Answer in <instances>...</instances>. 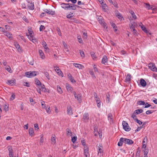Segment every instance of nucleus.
I'll use <instances>...</instances> for the list:
<instances>
[{
    "instance_id": "nucleus-1",
    "label": "nucleus",
    "mask_w": 157,
    "mask_h": 157,
    "mask_svg": "<svg viewBox=\"0 0 157 157\" xmlns=\"http://www.w3.org/2000/svg\"><path fill=\"white\" fill-rule=\"evenodd\" d=\"M29 34L27 33L26 35L28 36V39L33 43H35L37 41V40L34 36V33L31 29L28 30Z\"/></svg>"
},
{
    "instance_id": "nucleus-2",
    "label": "nucleus",
    "mask_w": 157,
    "mask_h": 157,
    "mask_svg": "<svg viewBox=\"0 0 157 157\" xmlns=\"http://www.w3.org/2000/svg\"><path fill=\"white\" fill-rule=\"evenodd\" d=\"M97 19L99 23L101 24L104 28H106L107 29V27H106V23L104 21L103 17L101 16H98Z\"/></svg>"
},
{
    "instance_id": "nucleus-3",
    "label": "nucleus",
    "mask_w": 157,
    "mask_h": 157,
    "mask_svg": "<svg viewBox=\"0 0 157 157\" xmlns=\"http://www.w3.org/2000/svg\"><path fill=\"white\" fill-rule=\"evenodd\" d=\"M137 26V24L135 22H133L132 23H131L129 25V27L131 31L133 32V34L135 35L136 34V31L135 29V27Z\"/></svg>"
},
{
    "instance_id": "nucleus-4",
    "label": "nucleus",
    "mask_w": 157,
    "mask_h": 157,
    "mask_svg": "<svg viewBox=\"0 0 157 157\" xmlns=\"http://www.w3.org/2000/svg\"><path fill=\"white\" fill-rule=\"evenodd\" d=\"M37 74V72L36 71H29L26 72L25 73V75L28 78H32L35 76Z\"/></svg>"
},
{
    "instance_id": "nucleus-5",
    "label": "nucleus",
    "mask_w": 157,
    "mask_h": 157,
    "mask_svg": "<svg viewBox=\"0 0 157 157\" xmlns=\"http://www.w3.org/2000/svg\"><path fill=\"white\" fill-rule=\"evenodd\" d=\"M123 128L126 131H129L131 128L129 126L128 124L125 121H123L122 123Z\"/></svg>"
},
{
    "instance_id": "nucleus-6",
    "label": "nucleus",
    "mask_w": 157,
    "mask_h": 157,
    "mask_svg": "<svg viewBox=\"0 0 157 157\" xmlns=\"http://www.w3.org/2000/svg\"><path fill=\"white\" fill-rule=\"evenodd\" d=\"M82 119L84 122H88L89 120V117L88 113H85L84 114Z\"/></svg>"
},
{
    "instance_id": "nucleus-7",
    "label": "nucleus",
    "mask_w": 157,
    "mask_h": 157,
    "mask_svg": "<svg viewBox=\"0 0 157 157\" xmlns=\"http://www.w3.org/2000/svg\"><path fill=\"white\" fill-rule=\"evenodd\" d=\"M73 94L75 98H77L78 100L80 102L82 101L81 94L79 93L77 94L75 91L74 92Z\"/></svg>"
},
{
    "instance_id": "nucleus-8",
    "label": "nucleus",
    "mask_w": 157,
    "mask_h": 157,
    "mask_svg": "<svg viewBox=\"0 0 157 157\" xmlns=\"http://www.w3.org/2000/svg\"><path fill=\"white\" fill-rule=\"evenodd\" d=\"M61 7L64 10H69V6H70V3H62L60 4Z\"/></svg>"
},
{
    "instance_id": "nucleus-9",
    "label": "nucleus",
    "mask_w": 157,
    "mask_h": 157,
    "mask_svg": "<svg viewBox=\"0 0 157 157\" xmlns=\"http://www.w3.org/2000/svg\"><path fill=\"white\" fill-rule=\"evenodd\" d=\"M148 67L151 70L154 71H157V69L155 65L152 63L148 64Z\"/></svg>"
},
{
    "instance_id": "nucleus-10",
    "label": "nucleus",
    "mask_w": 157,
    "mask_h": 157,
    "mask_svg": "<svg viewBox=\"0 0 157 157\" xmlns=\"http://www.w3.org/2000/svg\"><path fill=\"white\" fill-rule=\"evenodd\" d=\"M115 15L120 20H122L123 17L121 13L118 12L117 10L115 11Z\"/></svg>"
},
{
    "instance_id": "nucleus-11",
    "label": "nucleus",
    "mask_w": 157,
    "mask_h": 157,
    "mask_svg": "<svg viewBox=\"0 0 157 157\" xmlns=\"http://www.w3.org/2000/svg\"><path fill=\"white\" fill-rule=\"evenodd\" d=\"M27 6L28 8L30 10H33L34 8V4L32 2H28Z\"/></svg>"
},
{
    "instance_id": "nucleus-12",
    "label": "nucleus",
    "mask_w": 157,
    "mask_h": 157,
    "mask_svg": "<svg viewBox=\"0 0 157 157\" xmlns=\"http://www.w3.org/2000/svg\"><path fill=\"white\" fill-rule=\"evenodd\" d=\"M102 146L101 144H99V145L97 146V149L98 150V154H99V153L100 154H102L103 151L102 149Z\"/></svg>"
},
{
    "instance_id": "nucleus-13",
    "label": "nucleus",
    "mask_w": 157,
    "mask_h": 157,
    "mask_svg": "<svg viewBox=\"0 0 157 157\" xmlns=\"http://www.w3.org/2000/svg\"><path fill=\"white\" fill-rule=\"evenodd\" d=\"M124 143L125 144L131 145L133 143V141L132 140L125 138Z\"/></svg>"
},
{
    "instance_id": "nucleus-14",
    "label": "nucleus",
    "mask_w": 157,
    "mask_h": 157,
    "mask_svg": "<svg viewBox=\"0 0 157 157\" xmlns=\"http://www.w3.org/2000/svg\"><path fill=\"white\" fill-rule=\"evenodd\" d=\"M43 11L46 13L52 15H53L55 13V11H52L50 9H45L43 10Z\"/></svg>"
},
{
    "instance_id": "nucleus-15",
    "label": "nucleus",
    "mask_w": 157,
    "mask_h": 157,
    "mask_svg": "<svg viewBox=\"0 0 157 157\" xmlns=\"http://www.w3.org/2000/svg\"><path fill=\"white\" fill-rule=\"evenodd\" d=\"M5 35L10 40H12L13 39V37L12 34L6 31L5 32Z\"/></svg>"
},
{
    "instance_id": "nucleus-16",
    "label": "nucleus",
    "mask_w": 157,
    "mask_h": 157,
    "mask_svg": "<svg viewBox=\"0 0 157 157\" xmlns=\"http://www.w3.org/2000/svg\"><path fill=\"white\" fill-rule=\"evenodd\" d=\"M67 113L69 115H71L73 114L72 108L71 106H67Z\"/></svg>"
},
{
    "instance_id": "nucleus-17",
    "label": "nucleus",
    "mask_w": 157,
    "mask_h": 157,
    "mask_svg": "<svg viewBox=\"0 0 157 157\" xmlns=\"http://www.w3.org/2000/svg\"><path fill=\"white\" fill-rule=\"evenodd\" d=\"M73 64L75 67L79 69H82L84 68V66L80 64L74 63Z\"/></svg>"
},
{
    "instance_id": "nucleus-18",
    "label": "nucleus",
    "mask_w": 157,
    "mask_h": 157,
    "mask_svg": "<svg viewBox=\"0 0 157 157\" xmlns=\"http://www.w3.org/2000/svg\"><path fill=\"white\" fill-rule=\"evenodd\" d=\"M66 86L67 91L68 92L72 93L73 90V89L71 86L70 85H69L67 83L66 84Z\"/></svg>"
},
{
    "instance_id": "nucleus-19",
    "label": "nucleus",
    "mask_w": 157,
    "mask_h": 157,
    "mask_svg": "<svg viewBox=\"0 0 157 157\" xmlns=\"http://www.w3.org/2000/svg\"><path fill=\"white\" fill-rule=\"evenodd\" d=\"M140 84L141 86L143 87H144L146 85V82L145 80L143 78H141L140 81Z\"/></svg>"
},
{
    "instance_id": "nucleus-20",
    "label": "nucleus",
    "mask_w": 157,
    "mask_h": 157,
    "mask_svg": "<svg viewBox=\"0 0 157 157\" xmlns=\"http://www.w3.org/2000/svg\"><path fill=\"white\" fill-rule=\"evenodd\" d=\"M38 52L40 58L42 59H44L45 58V56L42 51L40 49L39 50Z\"/></svg>"
},
{
    "instance_id": "nucleus-21",
    "label": "nucleus",
    "mask_w": 157,
    "mask_h": 157,
    "mask_svg": "<svg viewBox=\"0 0 157 157\" xmlns=\"http://www.w3.org/2000/svg\"><path fill=\"white\" fill-rule=\"evenodd\" d=\"M79 7V6L77 5L70 3V6H69V10L71 9V10H75L76 9L77 7Z\"/></svg>"
},
{
    "instance_id": "nucleus-22",
    "label": "nucleus",
    "mask_w": 157,
    "mask_h": 157,
    "mask_svg": "<svg viewBox=\"0 0 157 157\" xmlns=\"http://www.w3.org/2000/svg\"><path fill=\"white\" fill-rule=\"evenodd\" d=\"M101 4L102 5V7L104 11H106V8L107 6V5L104 2V1H102V2L101 3Z\"/></svg>"
},
{
    "instance_id": "nucleus-23",
    "label": "nucleus",
    "mask_w": 157,
    "mask_h": 157,
    "mask_svg": "<svg viewBox=\"0 0 157 157\" xmlns=\"http://www.w3.org/2000/svg\"><path fill=\"white\" fill-rule=\"evenodd\" d=\"M107 62V58L106 56H103L101 61V63L104 64H106Z\"/></svg>"
},
{
    "instance_id": "nucleus-24",
    "label": "nucleus",
    "mask_w": 157,
    "mask_h": 157,
    "mask_svg": "<svg viewBox=\"0 0 157 157\" xmlns=\"http://www.w3.org/2000/svg\"><path fill=\"white\" fill-rule=\"evenodd\" d=\"M52 144H55L56 143V136L55 135H52L51 138Z\"/></svg>"
},
{
    "instance_id": "nucleus-25",
    "label": "nucleus",
    "mask_w": 157,
    "mask_h": 157,
    "mask_svg": "<svg viewBox=\"0 0 157 157\" xmlns=\"http://www.w3.org/2000/svg\"><path fill=\"white\" fill-rule=\"evenodd\" d=\"M14 45L16 48L17 49L18 52H21V49L17 43H15L14 44Z\"/></svg>"
},
{
    "instance_id": "nucleus-26",
    "label": "nucleus",
    "mask_w": 157,
    "mask_h": 157,
    "mask_svg": "<svg viewBox=\"0 0 157 157\" xmlns=\"http://www.w3.org/2000/svg\"><path fill=\"white\" fill-rule=\"evenodd\" d=\"M57 90L59 94H61L63 93V91L62 90L61 88L59 85L57 86Z\"/></svg>"
},
{
    "instance_id": "nucleus-27",
    "label": "nucleus",
    "mask_w": 157,
    "mask_h": 157,
    "mask_svg": "<svg viewBox=\"0 0 157 157\" xmlns=\"http://www.w3.org/2000/svg\"><path fill=\"white\" fill-rule=\"evenodd\" d=\"M108 118L110 123L113 122V117L111 113L109 114Z\"/></svg>"
},
{
    "instance_id": "nucleus-28",
    "label": "nucleus",
    "mask_w": 157,
    "mask_h": 157,
    "mask_svg": "<svg viewBox=\"0 0 157 157\" xmlns=\"http://www.w3.org/2000/svg\"><path fill=\"white\" fill-rule=\"evenodd\" d=\"M7 83H8L9 84L11 85H13L15 83V80H7Z\"/></svg>"
},
{
    "instance_id": "nucleus-29",
    "label": "nucleus",
    "mask_w": 157,
    "mask_h": 157,
    "mask_svg": "<svg viewBox=\"0 0 157 157\" xmlns=\"http://www.w3.org/2000/svg\"><path fill=\"white\" fill-rule=\"evenodd\" d=\"M29 134L31 136H33L34 134L33 129L32 128H30L29 129Z\"/></svg>"
},
{
    "instance_id": "nucleus-30",
    "label": "nucleus",
    "mask_w": 157,
    "mask_h": 157,
    "mask_svg": "<svg viewBox=\"0 0 157 157\" xmlns=\"http://www.w3.org/2000/svg\"><path fill=\"white\" fill-rule=\"evenodd\" d=\"M56 72L59 76H61L62 77H63V74L59 69H57Z\"/></svg>"
},
{
    "instance_id": "nucleus-31",
    "label": "nucleus",
    "mask_w": 157,
    "mask_h": 157,
    "mask_svg": "<svg viewBox=\"0 0 157 157\" xmlns=\"http://www.w3.org/2000/svg\"><path fill=\"white\" fill-rule=\"evenodd\" d=\"M97 102V105L98 108H100L101 106V102L99 98H97L95 100Z\"/></svg>"
},
{
    "instance_id": "nucleus-32",
    "label": "nucleus",
    "mask_w": 157,
    "mask_h": 157,
    "mask_svg": "<svg viewBox=\"0 0 157 157\" xmlns=\"http://www.w3.org/2000/svg\"><path fill=\"white\" fill-rule=\"evenodd\" d=\"M42 44L45 49L49 50V48L47 47V44L46 42L44 41L42 42Z\"/></svg>"
},
{
    "instance_id": "nucleus-33",
    "label": "nucleus",
    "mask_w": 157,
    "mask_h": 157,
    "mask_svg": "<svg viewBox=\"0 0 157 157\" xmlns=\"http://www.w3.org/2000/svg\"><path fill=\"white\" fill-rule=\"evenodd\" d=\"M68 78H69V79H70L71 82H75V81L73 79V77H72L71 74H69L68 75Z\"/></svg>"
},
{
    "instance_id": "nucleus-34",
    "label": "nucleus",
    "mask_w": 157,
    "mask_h": 157,
    "mask_svg": "<svg viewBox=\"0 0 157 157\" xmlns=\"http://www.w3.org/2000/svg\"><path fill=\"white\" fill-rule=\"evenodd\" d=\"M93 69L94 70V71L95 73H99V72L98 71V69L97 67V66L94 64L93 65Z\"/></svg>"
},
{
    "instance_id": "nucleus-35",
    "label": "nucleus",
    "mask_w": 157,
    "mask_h": 157,
    "mask_svg": "<svg viewBox=\"0 0 157 157\" xmlns=\"http://www.w3.org/2000/svg\"><path fill=\"white\" fill-rule=\"evenodd\" d=\"M144 4L145 5L146 8H147L148 9H153L152 7L149 4L147 3H145Z\"/></svg>"
},
{
    "instance_id": "nucleus-36",
    "label": "nucleus",
    "mask_w": 157,
    "mask_h": 157,
    "mask_svg": "<svg viewBox=\"0 0 157 157\" xmlns=\"http://www.w3.org/2000/svg\"><path fill=\"white\" fill-rule=\"evenodd\" d=\"M144 157H147V154L148 153V150L144 149Z\"/></svg>"
},
{
    "instance_id": "nucleus-37",
    "label": "nucleus",
    "mask_w": 157,
    "mask_h": 157,
    "mask_svg": "<svg viewBox=\"0 0 157 157\" xmlns=\"http://www.w3.org/2000/svg\"><path fill=\"white\" fill-rule=\"evenodd\" d=\"M131 80V75L130 74H128L126 78V80L127 82H129Z\"/></svg>"
},
{
    "instance_id": "nucleus-38",
    "label": "nucleus",
    "mask_w": 157,
    "mask_h": 157,
    "mask_svg": "<svg viewBox=\"0 0 157 157\" xmlns=\"http://www.w3.org/2000/svg\"><path fill=\"white\" fill-rule=\"evenodd\" d=\"M143 111V110L142 109H139L136 110L134 112L136 114H138L139 113H142Z\"/></svg>"
},
{
    "instance_id": "nucleus-39",
    "label": "nucleus",
    "mask_w": 157,
    "mask_h": 157,
    "mask_svg": "<svg viewBox=\"0 0 157 157\" xmlns=\"http://www.w3.org/2000/svg\"><path fill=\"white\" fill-rule=\"evenodd\" d=\"M77 39L78 41V42L81 44L83 43V41L81 38V37L79 35L77 36Z\"/></svg>"
},
{
    "instance_id": "nucleus-40",
    "label": "nucleus",
    "mask_w": 157,
    "mask_h": 157,
    "mask_svg": "<svg viewBox=\"0 0 157 157\" xmlns=\"http://www.w3.org/2000/svg\"><path fill=\"white\" fill-rule=\"evenodd\" d=\"M89 73L90 75L92 76L94 78H96L94 71L92 70H89Z\"/></svg>"
},
{
    "instance_id": "nucleus-41",
    "label": "nucleus",
    "mask_w": 157,
    "mask_h": 157,
    "mask_svg": "<svg viewBox=\"0 0 157 157\" xmlns=\"http://www.w3.org/2000/svg\"><path fill=\"white\" fill-rule=\"evenodd\" d=\"M46 110L47 113L49 114L51 113V111L50 108V107L48 106H47V107L45 109Z\"/></svg>"
},
{
    "instance_id": "nucleus-42",
    "label": "nucleus",
    "mask_w": 157,
    "mask_h": 157,
    "mask_svg": "<svg viewBox=\"0 0 157 157\" xmlns=\"http://www.w3.org/2000/svg\"><path fill=\"white\" fill-rule=\"evenodd\" d=\"M112 26L113 28L114 31L116 32L117 30V27L115 23L112 24Z\"/></svg>"
},
{
    "instance_id": "nucleus-43",
    "label": "nucleus",
    "mask_w": 157,
    "mask_h": 157,
    "mask_svg": "<svg viewBox=\"0 0 157 157\" xmlns=\"http://www.w3.org/2000/svg\"><path fill=\"white\" fill-rule=\"evenodd\" d=\"M6 69L10 73L12 72V71L11 70V68L9 66H6Z\"/></svg>"
},
{
    "instance_id": "nucleus-44",
    "label": "nucleus",
    "mask_w": 157,
    "mask_h": 157,
    "mask_svg": "<svg viewBox=\"0 0 157 157\" xmlns=\"http://www.w3.org/2000/svg\"><path fill=\"white\" fill-rule=\"evenodd\" d=\"M36 82V84L39 86H40L41 84V82H40V81L38 80V79L37 78L36 80L35 81Z\"/></svg>"
},
{
    "instance_id": "nucleus-45",
    "label": "nucleus",
    "mask_w": 157,
    "mask_h": 157,
    "mask_svg": "<svg viewBox=\"0 0 157 157\" xmlns=\"http://www.w3.org/2000/svg\"><path fill=\"white\" fill-rule=\"evenodd\" d=\"M40 86L41 87V89L42 91H44V92L45 91L46 89L45 87L44 86L43 84H41Z\"/></svg>"
},
{
    "instance_id": "nucleus-46",
    "label": "nucleus",
    "mask_w": 157,
    "mask_h": 157,
    "mask_svg": "<svg viewBox=\"0 0 157 157\" xmlns=\"http://www.w3.org/2000/svg\"><path fill=\"white\" fill-rule=\"evenodd\" d=\"M41 106L43 109H45L47 106H46L44 101H42L41 102Z\"/></svg>"
},
{
    "instance_id": "nucleus-47",
    "label": "nucleus",
    "mask_w": 157,
    "mask_h": 157,
    "mask_svg": "<svg viewBox=\"0 0 157 157\" xmlns=\"http://www.w3.org/2000/svg\"><path fill=\"white\" fill-rule=\"evenodd\" d=\"M88 150H87L86 149H85V150H84V155H85L86 157H87L88 155L89 154L88 152Z\"/></svg>"
},
{
    "instance_id": "nucleus-48",
    "label": "nucleus",
    "mask_w": 157,
    "mask_h": 157,
    "mask_svg": "<svg viewBox=\"0 0 157 157\" xmlns=\"http://www.w3.org/2000/svg\"><path fill=\"white\" fill-rule=\"evenodd\" d=\"M138 104L140 105H144L145 104V102L144 101H140L138 102Z\"/></svg>"
},
{
    "instance_id": "nucleus-49",
    "label": "nucleus",
    "mask_w": 157,
    "mask_h": 157,
    "mask_svg": "<svg viewBox=\"0 0 157 157\" xmlns=\"http://www.w3.org/2000/svg\"><path fill=\"white\" fill-rule=\"evenodd\" d=\"M44 74L47 77V78L48 79H49L50 77H49L48 73L46 71V72H44Z\"/></svg>"
},
{
    "instance_id": "nucleus-50",
    "label": "nucleus",
    "mask_w": 157,
    "mask_h": 157,
    "mask_svg": "<svg viewBox=\"0 0 157 157\" xmlns=\"http://www.w3.org/2000/svg\"><path fill=\"white\" fill-rule=\"evenodd\" d=\"M91 55L93 59L95 60L96 59V57L95 56V53L94 52H91Z\"/></svg>"
},
{
    "instance_id": "nucleus-51",
    "label": "nucleus",
    "mask_w": 157,
    "mask_h": 157,
    "mask_svg": "<svg viewBox=\"0 0 157 157\" xmlns=\"http://www.w3.org/2000/svg\"><path fill=\"white\" fill-rule=\"evenodd\" d=\"M73 13H71L67 14V18H69V19L71 18L73 16Z\"/></svg>"
},
{
    "instance_id": "nucleus-52",
    "label": "nucleus",
    "mask_w": 157,
    "mask_h": 157,
    "mask_svg": "<svg viewBox=\"0 0 157 157\" xmlns=\"http://www.w3.org/2000/svg\"><path fill=\"white\" fill-rule=\"evenodd\" d=\"M77 139V137L76 136L73 137H72V139H71V141L73 143H74L76 140Z\"/></svg>"
},
{
    "instance_id": "nucleus-53",
    "label": "nucleus",
    "mask_w": 157,
    "mask_h": 157,
    "mask_svg": "<svg viewBox=\"0 0 157 157\" xmlns=\"http://www.w3.org/2000/svg\"><path fill=\"white\" fill-rule=\"evenodd\" d=\"M141 28L145 32L147 33V31L146 29V27H145L144 26H141Z\"/></svg>"
},
{
    "instance_id": "nucleus-54",
    "label": "nucleus",
    "mask_w": 157,
    "mask_h": 157,
    "mask_svg": "<svg viewBox=\"0 0 157 157\" xmlns=\"http://www.w3.org/2000/svg\"><path fill=\"white\" fill-rule=\"evenodd\" d=\"M136 113H135L134 112L132 116V117L133 118V119H134L136 121V119H137L136 118Z\"/></svg>"
},
{
    "instance_id": "nucleus-55",
    "label": "nucleus",
    "mask_w": 157,
    "mask_h": 157,
    "mask_svg": "<svg viewBox=\"0 0 157 157\" xmlns=\"http://www.w3.org/2000/svg\"><path fill=\"white\" fill-rule=\"evenodd\" d=\"M80 54L81 57L82 58L84 57V54L83 51L80 50Z\"/></svg>"
},
{
    "instance_id": "nucleus-56",
    "label": "nucleus",
    "mask_w": 157,
    "mask_h": 157,
    "mask_svg": "<svg viewBox=\"0 0 157 157\" xmlns=\"http://www.w3.org/2000/svg\"><path fill=\"white\" fill-rule=\"evenodd\" d=\"M23 84L24 86L27 87H29L30 86V84L29 82H24Z\"/></svg>"
},
{
    "instance_id": "nucleus-57",
    "label": "nucleus",
    "mask_w": 157,
    "mask_h": 157,
    "mask_svg": "<svg viewBox=\"0 0 157 157\" xmlns=\"http://www.w3.org/2000/svg\"><path fill=\"white\" fill-rule=\"evenodd\" d=\"M109 98H110V95L109 93H108L106 95V98H107V102H108V103H109Z\"/></svg>"
},
{
    "instance_id": "nucleus-58",
    "label": "nucleus",
    "mask_w": 157,
    "mask_h": 157,
    "mask_svg": "<svg viewBox=\"0 0 157 157\" xmlns=\"http://www.w3.org/2000/svg\"><path fill=\"white\" fill-rule=\"evenodd\" d=\"M5 29H6V31H8L11 30L10 26L7 25H5Z\"/></svg>"
},
{
    "instance_id": "nucleus-59",
    "label": "nucleus",
    "mask_w": 157,
    "mask_h": 157,
    "mask_svg": "<svg viewBox=\"0 0 157 157\" xmlns=\"http://www.w3.org/2000/svg\"><path fill=\"white\" fill-rule=\"evenodd\" d=\"M153 112V111L152 110H148L146 111V113L147 114H150L152 113Z\"/></svg>"
},
{
    "instance_id": "nucleus-60",
    "label": "nucleus",
    "mask_w": 157,
    "mask_h": 157,
    "mask_svg": "<svg viewBox=\"0 0 157 157\" xmlns=\"http://www.w3.org/2000/svg\"><path fill=\"white\" fill-rule=\"evenodd\" d=\"M15 95L14 94H12L10 98V100H12L15 98Z\"/></svg>"
},
{
    "instance_id": "nucleus-61",
    "label": "nucleus",
    "mask_w": 157,
    "mask_h": 157,
    "mask_svg": "<svg viewBox=\"0 0 157 157\" xmlns=\"http://www.w3.org/2000/svg\"><path fill=\"white\" fill-rule=\"evenodd\" d=\"M147 136H146L144 137L143 141V144L145 143L147 141Z\"/></svg>"
},
{
    "instance_id": "nucleus-62",
    "label": "nucleus",
    "mask_w": 157,
    "mask_h": 157,
    "mask_svg": "<svg viewBox=\"0 0 157 157\" xmlns=\"http://www.w3.org/2000/svg\"><path fill=\"white\" fill-rule=\"evenodd\" d=\"M0 31L4 33H5V32H6L5 29L4 28L2 27H0Z\"/></svg>"
},
{
    "instance_id": "nucleus-63",
    "label": "nucleus",
    "mask_w": 157,
    "mask_h": 157,
    "mask_svg": "<svg viewBox=\"0 0 157 157\" xmlns=\"http://www.w3.org/2000/svg\"><path fill=\"white\" fill-rule=\"evenodd\" d=\"M45 29V27L43 25H41L40 27V31H41L44 29Z\"/></svg>"
},
{
    "instance_id": "nucleus-64",
    "label": "nucleus",
    "mask_w": 157,
    "mask_h": 157,
    "mask_svg": "<svg viewBox=\"0 0 157 157\" xmlns=\"http://www.w3.org/2000/svg\"><path fill=\"white\" fill-rule=\"evenodd\" d=\"M145 105V107H144L145 108H148L150 107L151 105L148 104L147 103H146Z\"/></svg>"
}]
</instances>
